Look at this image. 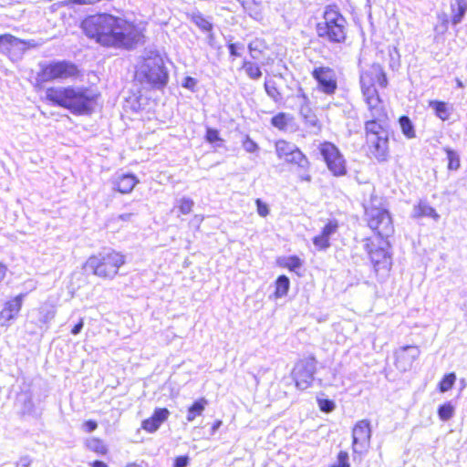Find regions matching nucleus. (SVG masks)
I'll return each mask as SVG.
<instances>
[{"mask_svg": "<svg viewBox=\"0 0 467 467\" xmlns=\"http://www.w3.org/2000/svg\"><path fill=\"white\" fill-rule=\"evenodd\" d=\"M138 182L139 180L134 174L123 173L115 178L113 188L121 193H130Z\"/></svg>", "mask_w": 467, "mask_h": 467, "instance_id": "412c9836", "label": "nucleus"}, {"mask_svg": "<svg viewBox=\"0 0 467 467\" xmlns=\"http://www.w3.org/2000/svg\"><path fill=\"white\" fill-rule=\"evenodd\" d=\"M81 28L88 38L107 47L130 50L144 37L142 29L134 22L108 13L87 16Z\"/></svg>", "mask_w": 467, "mask_h": 467, "instance_id": "f257e3e1", "label": "nucleus"}, {"mask_svg": "<svg viewBox=\"0 0 467 467\" xmlns=\"http://www.w3.org/2000/svg\"><path fill=\"white\" fill-rule=\"evenodd\" d=\"M39 68L36 78L39 83L64 80L78 74L77 66L67 60L41 62Z\"/></svg>", "mask_w": 467, "mask_h": 467, "instance_id": "0eeeda50", "label": "nucleus"}, {"mask_svg": "<svg viewBox=\"0 0 467 467\" xmlns=\"http://www.w3.org/2000/svg\"><path fill=\"white\" fill-rule=\"evenodd\" d=\"M389 134H384L367 140L371 154L379 161H386L389 156Z\"/></svg>", "mask_w": 467, "mask_h": 467, "instance_id": "6ab92c4d", "label": "nucleus"}, {"mask_svg": "<svg viewBox=\"0 0 467 467\" xmlns=\"http://www.w3.org/2000/svg\"><path fill=\"white\" fill-rule=\"evenodd\" d=\"M420 350L416 346H403L396 352V367L401 371L410 370L414 361L420 357Z\"/></svg>", "mask_w": 467, "mask_h": 467, "instance_id": "f3484780", "label": "nucleus"}, {"mask_svg": "<svg viewBox=\"0 0 467 467\" xmlns=\"http://www.w3.org/2000/svg\"><path fill=\"white\" fill-rule=\"evenodd\" d=\"M227 47L231 57H241L239 50H243L244 46L243 43H228Z\"/></svg>", "mask_w": 467, "mask_h": 467, "instance_id": "de8ad7c7", "label": "nucleus"}, {"mask_svg": "<svg viewBox=\"0 0 467 467\" xmlns=\"http://www.w3.org/2000/svg\"><path fill=\"white\" fill-rule=\"evenodd\" d=\"M187 17L202 32H208L213 30V25L208 19H206L203 15L198 11L194 10L191 13H187Z\"/></svg>", "mask_w": 467, "mask_h": 467, "instance_id": "393cba45", "label": "nucleus"}, {"mask_svg": "<svg viewBox=\"0 0 467 467\" xmlns=\"http://www.w3.org/2000/svg\"><path fill=\"white\" fill-rule=\"evenodd\" d=\"M313 244L318 250H322V251H325L328 247H330L329 239L327 237H326L325 235H323L322 234H320L313 238Z\"/></svg>", "mask_w": 467, "mask_h": 467, "instance_id": "37998d69", "label": "nucleus"}, {"mask_svg": "<svg viewBox=\"0 0 467 467\" xmlns=\"http://www.w3.org/2000/svg\"><path fill=\"white\" fill-rule=\"evenodd\" d=\"M413 216L416 218L430 217L436 222H438L441 217L436 210L425 201H420L419 203L414 206Z\"/></svg>", "mask_w": 467, "mask_h": 467, "instance_id": "5701e85b", "label": "nucleus"}, {"mask_svg": "<svg viewBox=\"0 0 467 467\" xmlns=\"http://www.w3.org/2000/svg\"><path fill=\"white\" fill-rule=\"evenodd\" d=\"M46 99L54 106L68 109L75 115L91 114L96 103V94L81 87H52L46 90Z\"/></svg>", "mask_w": 467, "mask_h": 467, "instance_id": "f03ea898", "label": "nucleus"}, {"mask_svg": "<svg viewBox=\"0 0 467 467\" xmlns=\"http://www.w3.org/2000/svg\"><path fill=\"white\" fill-rule=\"evenodd\" d=\"M347 20L335 6H327L323 20L317 23L318 37L333 44L344 43L347 38Z\"/></svg>", "mask_w": 467, "mask_h": 467, "instance_id": "20e7f679", "label": "nucleus"}, {"mask_svg": "<svg viewBox=\"0 0 467 467\" xmlns=\"http://www.w3.org/2000/svg\"><path fill=\"white\" fill-rule=\"evenodd\" d=\"M207 36H206V42L212 48H216L215 45V35L213 33V30L208 31Z\"/></svg>", "mask_w": 467, "mask_h": 467, "instance_id": "13d9d810", "label": "nucleus"}, {"mask_svg": "<svg viewBox=\"0 0 467 467\" xmlns=\"http://www.w3.org/2000/svg\"><path fill=\"white\" fill-rule=\"evenodd\" d=\"M296 97L298 99L300 106L301 105H308L309 106V104H310L309 98L307 97V95L304 92V90L301 88H298Z\"/></svg>", "mask_w": 467, "mask_h": 467, "instance_id": "864d4df0", "label": "nucleus"}, {"mask_svg": "<svg viewBox=\"0 0 467 467\" xmlns=\"http://www.w3.org/2000/svg\"><path fill=\"white\" fill-rule=\"evenodd\" d=\"M430 107L434 110L436 116L439 119H441V120L449 119L451 112L445 102L432 100L430 102Z\"/></svg>", "mask_w": 467, "mask_h": 467, "instance_id": "7c9ffc66", "label": "nucleus"}, {"mask_svg": "<svg viewBox=\"0 0 467 467\" xmlns=\"http://www.w3.org/2000/svg\"><path fill=\"white\" fill-rule=\"evenodd\" d=\"M389 246V242L384 239H381L378 244L369 239L366 240L365 250L369 255L376 273H379L380 270L389 272L391 268V255L387 250Z\"/></svg>", "mask_w": 467, "mask_h": 467, "instance_id": "9b49d317", "label": "nucleus"}, {"mask_svg": "<svg viewBox=\"0 0 467 467\" xmlns=\"http://www.w3.org/2000/svg\"><path fill=\"white\" fill-rule=\"evenodd\" d=\"M124 263L123 254L112 249H105L90 256L86 262V268L99 277L112 279Z\"/></svg>", "mask_w": 467, "mask_h": 467, "instance_id": "423d86ee", "label": "nucleus"}, {"mask_svg": "<svg viewBox=\"0 0 467 467\" xmlns=\"http://www.w3.org/2000/svg\"><path fill=\"white\" fill-rule=\"evenodd\" d=\"M264 87L267 96L270 97L275 103H278L282 100V95L278 90L275 80L265 79Z\"/></svg>", "mask_w": 467, "mask_h": 467, "instance_id": "72a5a7b5", "label": "nucleus"}, {"mask_svg": "<svg viewBox=\"0 0 467 467\" xmlns=\"http://www.w3.org/2000/svg\"><path fill=\"white\" fill-rule=\"evenodd\" d=\"M137 75L141 80L158 88L164 87L169 80V73L161 55L151 47L144 49Z\"/></svg>", "mask_w": 467, "mask_h": 467, "instance_id": "7ed1b4c3", "label": "nucleus"}, {"mask_svg": "<svg viewBox=\"0 0 467 467\" xmlns=\"http://www.w3.org/2000/svg\"><path fill=\"white\" fill-rule=\"evenodd\" d=\"M359 82L361 92L368 107L384 104L375 87L376 83L380 88L388 86L386 73L380 65L373 64L368 69L362 71Z\"/></svg>", "mask_w": 467, "mask_h": 467, "instance_id": "39448f33", "label": "nucleus"}, {"mask_svg": "<svg viewBox=\"0 0 467 467\" xmlns=\"http://www.w3.org/2000/svg\"><path fill=\"white\" fill-rule=\"evenodd\" d=\"M31 463V460L28 457H23L20 459L18 462V466L20 467H28Z\"/></svg>", "mask_w": 467, "mask_h": 467, "instance_id": "052dcab7", "label": "nucleus"}, {"mask_svg": "<svg viewBox=\"0 0 467 467\" xmlns=\"http://www.w3.org/2000/svg\"><path fill=\"white\" fill-rule=\"evenodd\" d=\"M369 119L365 122L366 139L370 140L384 134H389L388 114L384 104L368 107Z\"/></svg>", "mask_w": 467, "mask_h": 467, "instance_id": "1a4fd4ad", "label": "nucleus"}, {"mask_svg": "<svg viewBox=\"0 0 467 467\" xmlns=\"http://www.w3.org/2000/svg\"><path fill=\"white\" fill-rule=\"evenodd\" d=\"M26 295V293H21L13 299L5 303L4 307L0 312V326H8L10 321L16 318Z\"/></svg>", "mask_w": 467, "mask_h": 467, "instance_id": "a211bd4d", "label": "nucleus"}, {"mask_svg": "<svg viewBox=\"0 0 467 467\" xmlns=\"http://www.w3.org/2000/svg\"><path fill=\"white\" fill-rule=\"evenodd\" d=\"M28 48L26 41L10 34L0 36V51L9 57H18Z\"/></svg>", "mask_w": 467, "mask_h": 467, "instance_id": "2eb2a0df", "label": "nucleus"}, {"mask_svg": "<svg viewBox=\"0 0 467 467\" xmlns=\"http://www.w3.org/2000/svg\"><path fill=\"white\" fill-rule=\"evenodd\" d=\"M221 425H222V421L221 420L214 421L213 426H212V428H211V435H213L219 430Z\"/></svg>", "mask_w": 467, "mask_h": 467, "instance_id": "680f3d73", "label": "nucleus"}, {"mask_svg": "<svg viewBox=\"0 0 467 467\" xmlns=\"http://www.w3.org/2000/svg\"><path fill=\"white\" fill-rule=\"evenodd\" d=\"M16 404L20 406L23 415H30L34 411L33 400L27 393L19 394L16 398Z\"/></svg>", "mask_w": 467, "mask_h": 467, "instance_id": "cd10ccee", "label": "nucleus"}, {"mask_svg": "<svg viewBox=\"0 0 467 467\" xmlns=\"http://www.w3.org/2000/svg\"><path fill=\"white\" fill-rule=\"evenodd\" d=\"M189 463L188 456H179L174 461V467H186Z\"/></svg>", "mask_w": 467, "mask_h": 467, "instance_id": "6e6d98bb", "label": "nucleus"}, {"mask_svg": "<svg viewBox=\"0 0 467 467\" xmlns=\"http://www.w3.org/2000/svg\"><path fill=\"white\" fill-rule=\"evenodd\" d=\"M279 265L288 268L290 271H296L301 267L302 261L296 255H291L279 260Z\"/></svg>", "mask_w": 467, "mask_h": 467, "instance_id": "58836bf2", "label": "nucleus"}, {"mask_svg": "<svg viewBox=\"0 0 467 467\" xmlns=\"http://www.w3.org/2000/svg\"><path fill=\"white\" fill-rule=\"evenodd\" d=\"M83 428L85 431L92 432L98 428V423L93 420H88L84 422Z\"/></svg>", "mask_w": 467, "mask_h": 467, "instance_id": "5fc2aeb1", "label": "nucleus"}, {"mask_svg": "<svg viewBox=\"0 0 467 467\" xmlns=\"http://www.w3.org/2000/svg\"><path fill=\"white\" fill-rule=\"evenodd\" d=\"M193 201L187 197H182L180 200L179 210L182 214H188L192 212L193 207Z\"/></svg>", "mask_w": 467, "mask_h": 467, "instance_id": "49530a36", "label": "nucleus"}, {"mask_svg": "<svg viewBox=\"0 0 467 467\" xmlns=\"http://www.w3.org/2000/svg\"><path fill=\"white\" fill-rule=\"evenodd\" d=\"M92 467H108V465L101 461H95L92 464Z\"/></svg>", "mask_w": 467, "mask_h": 467, "instance_id": "774afa93", "label": "nucleus"}, {"mask_svg": "<svg viewBox=\"0 0 467 467\" xmlns=\"http://www.w3.org/2000/svg\"><path fill=\"white\" fill-rule=\"evenodd\" d=\"M243 146L247 152H254L258 150V145L249 137H246Z\"/></svg>", "mask_w": 467, "mask_h": 467, "instance_id": "603ef678", "label": "nucleus"}, {"mask_svg": "<svg viewBox=\"0 0 467 467\" xmlns=\"http://www.w3.org/2000/svg\"><path fill=\"white\" fill-rule=\"evenodd\" d=\"M84 326L83 319L81 318L71 329V334L78 335L80 333Z\"/></svg>", "mask_w": 467, "mask_h": 467, "instance_id": "bf43d9fd", "label": "nucleus"}, {"mask_svg": "<svg viewBox=\"0 0 467 467\" xmlns=\"http://www.w3.org/2000/svg\"><path fill=\"white\" fill-rule=\"evenodd\" d=\"M197 79L192 78V77H190V76H187L184 78L182 83V86L184 88H187L191 91H194L195 90V88L197 86Z\"/></svg>", "mask_w": 467, "mask_h": 467, "instance_id": "8fccbe9b", "label": "nucleus"}, {"mask_svg": "<svg viewBox=\"0 0 467 467\" xmlns=\"http://www.w3.org/2000/svg\"><path fill=\"white\" fill-rule=\"evenodd\" d=\"M438 19L440 20V22H443V23H447V24L450 23L449 17H448L447 14H445V13L439 14Z\"/></svg>", "mask_w": 467, "mask_h": 467, "instance_id": "69168bd1", "label": "nucleus"}, {"mask_svg": "<svg viewBox=\"0 0 467 467\" xmlns=\"http://www.w3.org/2000/svg\"><path fill=\"white\" fill-rule=\"evenodd\" d=\"M456 380V375L455 373L451 372L449 374L444 375V377L441 379V380L439 383V390L442 393L450 390Z\"/></svg>", "mask_w": 467, "mask_h": 467, "instance_id": "ea45409f", "label": "nucleus"}, {"mask_svg": "<svg viewBox=\"0 0 467 467\" xmlns=\"http://www.w3.org/2000/svg\"><path fill=\"white\" fill-rule=\"evenodd\" d=\"M255 203L258 214L262 217H265L269 213L268 206L260 199H256Z\"/></svg>", "mask_w": 467, "mask_h": 467, "instance_id": "3c124183", "label": "nucleus"}, {"mask_svg": "<svg viewBox=\"0 0 467 467\" xmlns=\"http://www.w3.org/2000/svg\"><path fill=\"white\" fill-rule=\"evenodd\" d=\"M290 287V280L289 278L285 275H279L277 279L275 280V297H283L286 296L288 290Z\"/></svg>", "mask_w": 467, "mask_h": 467, "instance_id": "473e14b6", "label": "nucleus"}, {"mask_svg": "<svg viewBox=\"0 0 467 467\" xmlns=\"http://www.w3.org/2000/svg\"><path fill=\"white\" fill-rule=\"evenodd\" d=\"M6 270H7L6 266L5 265H3L2 263H0V283L5 278Z\"/></svg>", "mask_w": 467, "mask_h": 467, "instance_id": "0e129e2a", "label": "nucleus"}, {"mask_svg": "<svg viewBox=\"0 0 467 467\" xmlns=\"http://www.w3.org/2000/svg\"><path fill=\"white\" fill-rule=\"evenodd\" d=\"M266 49V44L265 40L260 38H255L252 40L248 44V50L250 53V57L254 60H257L260 57V55Z\"/></svg>", "mask_w": 467, "mask_h": 467, "instance_id": "c756f323", "label": "nucleus"}, {"mask_svg": "<svg viewBox=\"0 0 467 467\" xmlns=\"http://www.w3.org/2000/svg\"><path fill=\"white\" fill-rule=\"evenodd\" d=\"M338 223L337 220H329L323 227L321 234L330 240V237L337 231Z\"/></svg>", "mask_w": 467, "mask_h": 467, "instance_id": "c03bdc74", "label": "nucleus"}, {"mask_svg": "<svg viewBox=\"0 0 467 467\" xmlns=\"http://www.w3.org/2000/svg\"><path fill=\"white\" fill-rule=\"evenodd\" d=\"M313 78L317 81V89L327 95L332 96L337 89V77L336 71L329 67H316L311 73Z\"/></svg>", "mask_w": 467, "mask_h": 467, "instance_id": "ddd939ff", "label": "nucleus"}, {"mask_svg": "<svg viewBox=\"0 0 467 467\" xmlns=\"http://www.w3.org/2000/svg\"><path fill=\"white\" fill-rule=\"evenodd\" d=\"M133 215V213H122L119 216V218L122 221H130Z\"/></svg>", "mask_w": 467, "mask_h": 467, "instance_id": "338daca9", "label": "nucleus"}, {"mask_svg": "<svg viewBox=\"0 0 467 467\" xmlns=\"http://www.w3.org/2000/svg\"><path fill=\"white\" fill-rule=\"evenodd\" d=\"M298 147L294 143L287 142L280 140L275 142V150L279 159L285 160L290 156Z\"/></svg>", "mask_w": 467, "mask_h": 467, "instance_id": "a878e982", "label": "nucleus"}, {"mask_svg": "<svg viewBox=\"0 0 467 467\" xmlns=\"http://www.w3.org/2000/svg\"><path fill=\"white\" fill-rule=\"evenodd\" d=\"M205 140L209 143L220 142V143L216 144L217 147H221L222 143L223 141V139L219 135L218 130L213 129V128H209V127L206 129Z\"/></svg>", "mask_w": 467, "mask_h": 467, "instance_id": "79ce46f5", "label": "nucleus"}, {"mask_svg": "<svg viewBox=\"0 0 467 467\" xmlns=\"http://www.w3.org/2000/svg\"><path fill=\"white\" fill-rule=\"evenodd\" d=\"M86 446L88 450L100 455L106 454L108 451L104 442L98 438L88 439L86 441Z\"/></svg>", "mask_w": 467, "mask_h": 467, "instance_id": "f704fd0d", "label": "nucleus"}, {"mask_svg": "<svg viewBox=\"0 0 467 467\" xmlns=\"http://www.w3.org/2000/svg\"><path fill=\"white\" fill-rule=\"evenodd\" d=\"M455 408L451 401L441 404L438 408V416L442 421H447L453 417Z\"/></svg>", "mask_w": 467, "mask_h": 467, "instance_id": "c9c22d12", "label": "nucleus"}, {"mask_svg": "<svg viewBox=\"0 0 467 467\" xmlns=\"http://www.w3.org/2000/svg\"><path fill=\"white\" fill-rule=\"evenodd\" d=\"M399 124L400 126L403 135L407 139H413L416 137L414 125H413L411 119L408 116L403 115V116L400 117Z\"/></svg>", "mask_w": 467, "mask_h": 467, "instance_id": "2f4dec72", "label": "nucleus"}, {"mask_svg": "<svg viewBox=\"0 0 467 467\" xmlns=\"http://www.w3.org/2000/svg\"><path fill=\"white\" fill-rule=\"evenodd\" d=\"M242 69L244 70L247 77L251 79L257 80L262 77L260 67L251 60L244 59Z\"/></svg>", "mask_w": 467, "mask_h": 467, "instance_id": "c85d7f7f", "label": "nucleus"}, {"mask_svg": "<svg viewBox=\"0 0 467 467\" xmlns=\"http://www.w3.org/2000/svg\"><path fill=\"white\" fill-rule=\"evenodd\" d=\"M170 411L166 408H158L154 410L152 416L144 420L141 423L142 428L148 432L156 431L161 423H163L169 417Z\"/></svg>", "mask_w": 467, "mask_h": 467, "instance_id": "aec40b11", "label": "nucleus"}, {"mask_svg": "<svg viewBox=\"0 0 467 467\" xmlns=\"http://www.w3.org/2000/svg\"><path fill=\"white\" fill-rule=\"evenodd\" d=\"M319 151L334 176L339 177L347 173L345 158L335 144L325 141L320 144Z\"/></svg>", "mask_w": 467, "mask_h": 467, "instance_id": "f8f14e48", "label": "nucleus"}, {"mask_svg": "<svg viewBox=\"0 0 467 467\" xmlns=\"http://www.w3.org/2000/svg\"><path fill=\"white\" fill-rule=\"evenodd\" d=\"M318 407L321 411L329 413L336 408V404L333 400L328 399H317Z\"/></svg>", "mask_w": 467, "mask_h": 467, "instance_id": "a18cd8bd", "label": "nucleus"}, {"mask_svg": "<svg viewBox=\"0 0 467 467\" xmlns=\"http://www.w3.org/2000/svg\"><path fill=\"white\" fill-rule=\"evenodd\" d=\"M448 27H449V24L447 23H443V22H440L439 25H437L435 27H434V31L436 32V34L438 35H443L447 32L448 30Z\"/></svg>", "mask_w": 467, "mask_h": 467, "instance_id": "4d7b16f0", "label": "nucleus"}, {"mask_svg": "<svg viewBox=\"0 0 467 467\" xmlns=\"http://www.w3.org/2000/svg\"><path fill=\"white\" fill-rule=\"evenodd\" d=\"M299 114L304 119L306 125H307L309 128H314L317 130H320L321 126L319 120L310 106L301 105L299 109Z\"/></svg>", "mask_w": 467, "mask_h": 467, "instance_id": "b1692460", "label": "nucleus"}, {"mask_svg": "<svg viewBox=\"0 0 467 467\" xmlns=\"http://www.w3.org/2000/svg\"><path fill=\"white\" fill-rule=\"evenodd\" d=\"M238 2L244 9L250 8V6L254 4V0H238Z\"/></svg>", "mask_w": 467, "mask_h": 467, "instance_id": "e2e57ef3", "label": "nucleus"}, {"mask_svg": "<svg viewBox=\"0 0 467 467\" xmlns=\"http://www.w3.org/2000/svg\"><path fill=\"white\" fill-rule=\"evenodd\" d=\"M55 316L56 311L53 306L46 304L39 308V321L43 324L50 322Z\"/></svg>", "mask_w": 467, "mask_h": 467, "instance_id": "e433bc0d", "label": "nucleus"}, {"mask_svg": "<svg viewBox=\"0 0 467 467\" xmlns=\"http://www.w3.org/2000/svg\"><path fill=\"white\" fill-rule=\"evenodd\" d=\"M207 403L204 398L195 400L188 409L186 420L191 422L193 421L196 417L202 415Z\"/></svg>", "mask_w": 467, "mask_h": 467, "instance_id": "bb28decb", "label": "nucleus"}, {"mask_svg": "<svg viewBox=\"0 0 467 467\" xmlns=\"http://www.w3.org/2000/svg\"><path fill=\"white\" fill-rule=\"evenodd\" d=\"M287 116L286 113L280 112L271 119V124L280 130H285L287 127Z\"/></svg>", "mask_w": 467, "mask_h": 467, "instance_id": "a19ab883", "label": "nucleus"}, {"mask_svg": "<svg viewBox=\"0 0 467 467\" xmlns=\"http://www.w3.org/2000/svg\"><path fill=\"white\" fill-rule=\"evenodd\" d=\"M317 361L313 356L299 359L294 366L291 377L296 387L305 390L312 386L317 372Z\"/></svg>", "mask_w": 467, "mask_h": 467, "instance_id": "9d476101", "label": "nucleus"}, {"mask_svg": "<svg viewBox=\"0 0 467 467\" xmlns=\"http://www.w3.org/2000/svg\"><path fill=\"white\" fill-rule=\"evenodd\" d=\"M447 159H448V169L451 171H456L461 166L460 156L458 152L451 148L444 149Z\"/></svg>", "mask_w": 467, "mask_h": 467, "instance_id": "4c0bfd02", "label": "nucleus"}, {"mask_svg": "<svg viewBox=\"0 0 467 467\" xmlns=\"http://www.w3.org/2000/svg\"><path fill=\"white\" fill-rule=\"evenodd\" d=\"M331 467H350L348 452L340 451L337 454V462Z\"/></svg>", "mask_w": 467, "mask_h": 467, "instance_id": "09e8293b", "label": "nucleus"}, {"mask_svg": "<svg viewBox=\"0 0 467 467\" xmlns=\"http://www.w3.org/2000/svg\"><path fill=\"white\" fill-rule=\"evenodd\" d=\"M451 17V22L457 26L463 20L467 12V0H452L450 4Z\"/></svg>", "mask_w": 467, "mask_h": 467, "instance_id": "4be33fe9", "label": "nucleus"}, {"mask_svg": "<svg viewBox=\"0 0 467 467\" xmlns=\"http://www.w3.org/2000/svg\"><path fill=\"white\" fill-rule=\"evenodd\" d=\"M352 438V447L354 452L361 453L363 451H366L369 446L371 438V428L369 420H358L353 428Z\"/></svg>", "mask_w": 467, "mask_h": 467, "instance_id": "4468645a", "label": "nucleus"}, {"mask_svg": "<svg viewBox=\"0 0 467 467\" xmlns=\"http://www.w3.org/2000/svg\"><path fill=\"white\" fill-rule=\"evenodd\" d=\"M371 200L370 204H364L365 219L371 230L380 239L388 238L394 232L392 220L388 210L376 206Z\"/></svg>", "mask_w": 467, "mask_h": 467, "instance_id": "6e6552de", "label": "nucleus"}, {"mask_svg": "<svg viewBox=\"0 0 467 467\" xmlns=\"http://www.w3.org/2000/svg\"><path fill=\"white\" fill-rule=\"evenodd\" d=\"M285 161L296 166V172L300 181L307 182L312 181V176L309 173L310 161L299 148L288 156Z\"/></svg>", "mask_w": 467, "mask_h": 467, "instance_id": "dca6fc26", "label": "nucleus"}]
</instances>
